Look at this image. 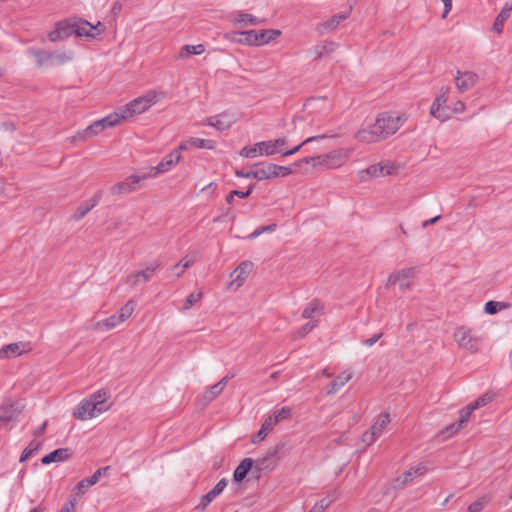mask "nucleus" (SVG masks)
I'll return each mask as SVG.
<instances>
[{
    "label": "nucleus",
    "mask_w": 512,
    "mask_h": 512,
    "mask_svg": "<svg viewBox=\"0 0 512 512\" xmlns=\"http://www.w3.org/2000/svg\"><path fill=\"white\" fill-rule=\"evenodd\" d=\"M325 508V505L320 502V503H316L311 509L309 512H322Z\"/></svg>",
    "instance_id": "obj_63"
},
{
    "label": "nucleus",
    "mask_w": 512,
    "mask_h": 512,
    "mask_svg": "<svg viewBox=\"0 0 512 512\" xmlns=\"http://www.w3.org/2000/svg\"><path fill=\"white\" fill-rule=\"evenodd\" d=\"M237 119L233 112L225 110L218 114L212 115L205 120V125L215 129L216 131L223 132L230 129Z\"/></svg>",
    "instance_id": "obj_16"
},
{
    "label": "nucleus",
    "mask_w": 512,
    "mask_h": 512,
    "mask_svg": "<svg viewBox=\"0 0 512 512\" xmlns=\"http://www.w3.org/2000/svg\"><path fill=\"white\" fill-rule=\"evenodd\" d=\"M217 185L214 182L209 183L206 185L202 191H210L211 193H214L216 191Z\"/></svg>",
    "instance_id": "obj_64"
},
{
    "label": "nucleus",
    "mask_w": 512,
    "mask_h": 512,
    "mask_svg": "<svg viewBox=\"0 0 512 512\" xmlns=\"http://www.w3.org/2000/svg\"><path fill=\"white\" fill-rule=\"evenodd\" d=\"M205 52V46L202 43L183 45L178 51L180 60H188L191 56L201 55Z\"/></svg>",
    "instance_id": "obj_28"
},
{
    "label": "nucleus",
    "mask_w": 512,
    "mask_h": 512,
    "mask_svg": "<svg viewBox=\"0 0 512 512\" xmlns=\"http://www.w3.org/2000/svg\"><path fill=\"white\" fill-rule=\"evenodd\" d=\"M134 313V303L132 301H128L120 309L115 313V316L119 320L121 324L126 322Z\"/></svg>",
    "instance_id": "obj_39"
},
{
    "label": "nucleus",
    "mask_w": 512,
    "mask_h": 512,
    "mask_svg": "<svg viewBox=\"0 0 512 512\" xmlns=\"http://www.w3.org/2000/svg\"><path fill=\"white\" fill-rule=\"evenodd\" d=\"M443 4L442 18L445 19L448 14L452 11L453 0H439Z\"/></svg>",
    "instance_id": "obj_59"
},
{
    "label": "nucleus",
    "mask_w": 512,
    "mask_h": 512,
    "mask_svg": "<svg viewBox=\"0 0 512 512\" xmlns=\"http://www.w3.org/2000/svg\"><path fill=\"white\" fill-rule=\"evenodd\" d=\"M76 510V498L70 497V499L63 504L59 512H75Z\"/></svg>",
    "instance_id": "obj_58"
},
{
    "label": "nucleus",
    "mask_w": 512,
    "mask_h": 512,
    "mask_svg": "<svg viewBox=\"0 0 512 512\" xmlns=\"http://www.w3.org/2000/svg\"><path fill=\"white\" fill-rule=\"evenodd\" d=\"M472 413H473V410H470L469 406L467 405L465 409L460 411V418L457 423L461 424V427L463 428L465 423L469 420Z\"/></svg>",
    "instance_id": "obj_57"
},
{
    "label": "nucleus",
    "mask_w": 512,
    "mask_h": 512,
    "mask_svg": "<svg viewBox=\"0 0 512 512\" xmlns=\"http://www.w3.org/2000/svg\"><path fill=\"white\" fill-rule=\"evenodd\" d=\"M451 117L454 114H462L466 111V105L462 100H456L450 105Z\"/></svg>",
    "instance_id": "obj_54"
},
{
    "label": "nucleus",
    "mask_w": 512,
    "mask_h": 512,
    "mask_svg": "<svg viewBox=\"0 0 512 512\" xmlns=\"http://www.w3.org/2000/svg\"><path fill=\"white\" fill-rule=\"evenodd\" d=\"M390 421V414L388 412H382L376 417L370 429L380 437L388 427Z\"/></svg>",
    "instance_id": "obj_30"
},
{
    "label": "nucleus",
    "mask_w": 512,
    "mask_h": 512,
    "mask_svg": "<svg viewBox=\"0 0 512 512\" xmlns=\"http://www.w3.org/2000/svg\"><path fill=\"white\" fill-rule=\"evenodd\" d=\"M510 305L506 302L490 300L484 305V313L487 315H495L501 311L509 309Z\"/></svg>",
    "instance_id": "obj_37"
},
{
    "label": "nucleus",
    "mask_w": 512,
    "mask_h": 512,
    "mask_svg": "<svg viewBox=\"0 0 512 512\" xmlns=\"http://www.w3.org/2000/svg\"><path fill=\"white\" fill-rule=\"evenodd\" d=\"M304 164L310 166L313 170L323 169L322 155L307 156L295 162L297 167H302Z\"/></svg>",
    "instance_id": "obj_35"
},
{
    "label": "nucleus",
    "mask_w": 512,
    "mask_h": 512,
    "mask_svg": "<svg viewBox=\"0 0 512 512\" xmlns=\"http://www.w3.org/2000/svg\"><path fill=\"white\" fill-rule=\"evenodd\" d=\"M32 351V345L27 341H17L3 345L0 348V361H10Z\"/></svg>",
    "instance_id": "obj_14"
},
{
    "label": "nucleus",
    "mask_w": 512,
    "mask_h": 512,
    "mask_svg": "<svg viewBox=\"0 0 512 512\" xmlns=\"http://www.w3.org/2000/svg\"><path fill=\"white\" fill-rule=\"evenodd\" d=\"M379 337H380L379 335H374L371 338L365 340L364 344L366 346L370 347V346L374 345L378 341Z\"/></svg>",
    "instance_id": "obj_62"
},
{
    "label": "nucleus",
    "mask_w": 512,
    "mask_h": 512,
    "mask_svg": "<svg viewBox=\"0 0 512 512\" xmlns=\"http://www.w3.org/2000/svg\"><path fill=\"white\" fill-rule=\"evenodd\" d=\"M194 263V257L192 255H186L180 259V261L173 266V272L176 276H181L186 269L191 267Z\"/></svg>",
    "instance_id": "obj_40"
},
{
    "label": "nucleus",
    "mask_w": 512,
    "mask_h": 512,
    "mask_svg": "<svg viewBox=\"0 0 512 512\" xmlns=\"http://www.w3.org/2000/svg\"><path fill=\"white\" fill-rule=\"evenodd\" d=\"M353 378V371L345 369L338 373L328 386L327 394L334 395L340 391Z\"/></svg>",
    "instance_id": "obj_22"
},
{
    "label": "nucleus",
    "mask_w": 512,
    "mask_h": 512,
    "mask_svg": "<svg viewBox=\"0 0 512 512\" xmlns=\"http://www.w3.org/2000/svg\"><path fill=\"white\" fill-rule=\"evenodd\" d=\"M346 18H347V14L334 15L330 19H328L322 23H319L316 26V31L320 34H326V33L332 32Z\"/></svg>",
    "instance_id": "obj_27"
},
{
    "label": "nucleus",
    "mask_w": 512,
    "mask_h": 512,
    "mask_svg": "<svg viewBox=\"0 0 512 512\" xmlns=\"http://www.w3.org/2000/svg\"><path fill=\"white\" fill-rule=\"evenodd\" d=\"M352 152V148H337L322 153L323 169L331 171L344 168L347 165Z\"/></svg>",
    "instance_id": "obj_10"
},
{
    "label": "nucleus",
    "mask_w": 512,
    "mask_h": 512,
    "mask_svg": "<svg viewBox=\"0 0 512 512\" xmlns=\"http://www.w3.org/2000/svg\"><path fill=\"white\" fill-rule=\"evenodd\" d=\"M191 147L214 151L217 147V142L213 139H206L200 137H191L188 140Z\"/></svg>",
    "instance_id": "obj_32"
},
{
    "label": "nucleus",
    "mask_w": 512,
    "mask_h": 512,
    "mask_svg": "<svg viewBox=\"0 0 512 512\" xmlns=\"http://www.w3.org/2000/svg\"><path fill=\"white\" fill-rule=\"evenodd\" d=\"M483 509V503L480 501H475L471 503L468 507L469 512H480Z\"/></svg>",
    "instance_id": "obj_61"
},
{
    "label": "nucleus",
    "mask_w": 512,
    "mask_h": 512,
    "mask_svg": "<svg viewBox=\"0 0 512 512\" xmlns=\"http://www.w3.org/2000/svg\"><path fill=\"white\" fill-rule=\"evenodd\" d=\"M232 22L236 26L248 27L259 25L262 21L253 14L240 11L234 14Z\"/></svg>",
    "instance_id": "obj_26"
},
{
    "label": "nucleus",
    "mask_w": 512,
    "mask_h": 512,
    "mask_svg": "<svg viewBox=\"0 0 512 512\" xmlns=\"http://www.w3.org/2000/svg\"><path fill=\"white\" fill-rule=\"evenodd\" d=\"M253 466V460L250 458H245L241 463L236 467L233 473V479L236 482H241L248 472L251 470Z\"/></svg>",
    "instance_id": "obj_33"
},
{
    "label": "nucleus",
    "mask_w": 512,
    "mask_h": 512,
    "mask_svg": "<svg viewBox=\"0 0 512 512\" xmlns=\"http://www.w3.org/2000/svg\"><path fill=\"white\" fill-rule=\"evenodd\" d=\"M90 487L91 486L89 485V483L85 479H82L75 485L74 496H71V497L75 498L77 496H81V495L85 494Z\"/></svg>",
    "instance_id": "obj_52"
},
{
    "label": "nucleus",
    "mask_w": 512,
    "mask_h": 512,
    "mask_svg": "<svg viewBox=\"0 0 512 512\" xmlns=\"http://www.w3.org/2000/svg\"><path fill=\"white\" fill-rule=\"evenodd\" d=\"M252 192V187H250L247 191H238V190H232L226 197V201L229 205L233 204L234 196H237V198H246L248 197Z\"/></svg>",
    "instance_id": "obj_50"
},
{
    "label": "nucleus",
    "mask_w": 512,
    "mask_h": 512,
    "mask_svg": "<svg viewBox=\"0 0 512 512\" xmlns=\"http://www.w3.org/2000/svg\"><path fill=\"white\" fill-rule=\"evenodd\" d=\"M317 49L319 56H324L335 50V44L332 42H324L321 45H319Z\"/></svg>",
    "instance_id": "obj_55"
},
{
    "label": "nucleus",
    "mask_w": 512,
    "mask_h": 512,
    "mask_svg": "<svg viewBox=\"0 0 512 512\" xmlns=\"http://www.w3.org/2000/svg\"><path fill=\"white\" fill-rule=\"evenodd\" d=\"M127 120L128 119L121 107L120 109L112 111L111 113L107 114L105 117L94 121L87 127L86 131L90 136H96L104 130L111 129L121 125Z\"/></svg>",
    "instance_id": "obj_8"
},
{
    "label": "nucleus",
    "mask_w": 512,
    "mask_h": 512,
    "mask_svg": "<svg viewBox=\"0 0 512 512\" xmlns=\"http://www.w3.org/2000/svg\"><path fill=\"white\" fill-rule=\"evenodd\" d=\"M30 53L35 57L39 66L45 65L53 59V54L44 50H31Z\"/></svg>",
    "instance_id": "obj_45"
},
{
    "label": "nucleus",
    "mask_w": 512,
    "mask_h": 512,
    "mask_svg": "<svg viewBox=\"0 0 512 512\" xmlns=\"http://www.w3.org/2000/svg\"><path fill=\"white\" fill-rule=\"evenodd\" d=\"M454 82L457 90L464 93L473 88L479 82V75L472 70H457Z\"/></svg>",
    "instance_id": "obj_18"
},
{
    "label": "nucleus",
    "mask_w": 512,
    "mask_h": 512,
    "mask_svg": "<svg viewBox=\"0 0 512 512\" xmlns=\"http://www.w3.org/2000/svg\"><path fill=\"white\" fill-rule=\"evenodd\" d=\"M52 54V60H55L58 64H65L73 59V52L70 50H59Z\"/></svg>",
    "instance_id": "obj_47"
},
{
    "label": "nucleus",
    "mask_w": 512,
    "mask_h": 512,
    "mask_svg": "<svg viewBox=\"0 0 512 512\" xmlns=\"http://www.w3.org/2000/svg\"><path fill=\"white\" fill-rule=\"evenodd\" d=\"M239 155L246 159H255L271 157L275 155V151L271 139H268L244 146L240 150Z\"/></svg>",
    "instance_id": "obj_13"
},
{
    "label": "nucleus",
    "mask_w": 512,
    "mask_h": 512,
    "mask_svg": "<svg viewBox=\"0 0 512 512\" xmlns=\"http://www.w3.org/2000/svg\"><path fill=\"white\" fill-rule=\"evenodd\" d=\"M275 154H281L282 152H285V147L288 145L289 139L287 136H279L277 138L271 139Z\"/></svg>",
    "instance_id": "obj_48"
},
{
    "label": "nucleus",
    "mask_w": 512,
    "mask_h": 512,
    "mask_svg": "<svg viewBox=\"0 0 512 512\" xmlns=\"http://www.w3.org/2000/svg\"><path fill=\"white\" fill-rule=\"evenodd\" d=\"M512 12V3H506L501 8L499 14L496 16L491 31L496 35H501L506 21L509 19Z\"/></svg>",
    "instance_id": "obj_23"
},
{
    "label": "nucleus",
    "mask_w": 512,
    "mask_h": 512,
    "mask_svg": "<svg viewBox=\"0 0 512 512\" xmlns=\"http://www.w3.org/2000/svg\"><path fill=\"white\" fill-rule=\"evenodd\" d=\"M494 399V394L492 392H487L483 394L481 397L476 399L475 401L468 404L470 410H476L478 408L484 407Z\"/></svg>",
    "instance_id": "obj_43"
},
{
    "label": "nucleus",
    "mask_w": 512,
    "mask_h": 512,
    "mask_svg": "<svg viewBox=\"0 0 512 512\" xmlns=\"http://www.w3.org/2000/svg\"><path fill=\"white\" fill-rule=\"evenodd\" d=\"M182 156L179 151H172L164 159H162L156 166L150 167L146 176L132 175L126 182L119 184L117 187L120 191H128L133 189L130 184L137 185L147 177H157L159 174L167 173L174 168L181 160Z\"/></svg>",
    "instance_id": "obj_4"
},
{
    "label": "nucleus",
    "mask_w": 512,
    "mask_h": 512,
    "mask_svg": "<svg viewBox=\"0 0 512 512\" xmlns=\"http://www.w3.org/2000/svg\"><path fill=\"white\" fill-rule=\"evenodd\" d=\"M461 429V424L454 422L441 429L438 435L443 439H448L456 435Z\"/></svg>",
    "instance_id": "obj_44"
},
{
    "label": "nucleus",
    "mask_w": 512,
    "mask_h": 512,
    "mask_svg": "<svg viewBox=\"0 0 512 512\" xmlns=\"http://www.w3.org/2000/svg\"><path fill=\"white\" fill-rule=\"evenodd\" d=\"M47 427V421H44L42 424H40L38 427L34 428L32 431V435L34 437H40L43 435Z\"/></svg>",
    "instance_id": "obj_60"
},
{
    "label": "nucleus",
    "mask_w": 512,
    "mask_h": 512,
    "mask_svg": "<svg viewBox=\"0 0 512 512\" xmlns=\"http://www.w3.org/2000/svg\"><path fill=\"white\" fill-rule=\"evenodd\" d=\"M75 27L76 37L86 42H97L102 40L106 31V26L101 21L91 24L85 19H77Z\"/></svg>",
    "instance_id": "obj_9"
},
{
    "label": "nucleus",
    "mask_w": 512,
    "mask_h": 512,
    "mask_svg": "<svg viewBox=\"0 0 512 512\" xmlns=\"http://www.w3.org/2000/svg\"><path fill=\"white\" fill-rule=\"evenodd\" d=\"M293 410L290 406H282L276 408L271 414H269L263 422L273 430L276 425H278L282 421H287L292 419Z\"/></svg>",
    "instance_id": "obj_20"
},
{
    "label": "nucleus",
    "mask_w": 512,
    "mask_h": 512,
    "mask_svg": "<svg viewBox=\"0 0 512 512\" xmlns=\"http://www.w3.org/2000/svg\"><path fill=\"white\" fill-rule=\"evenodd\" d=\"M251 175L253 176L254 179L258 181L272 179L270 164H267L265 167L253 170V173Z\"/></svg>",
    "instance_id": "obj_46"
},
{
    "label": "nucleus",
    "mask_w": 512,
    "mask_h": 512,
    "mask_svg": "<svg viewBox=\"0 0 512 512\" xmlns=\"http://www.w3.org/2000/svg\"><path fill=\"white\" fill-rule=\"evenodd\" d=\"M164 99V92L157 88L148 89L122 106L128 120L149 112Z\"/></svg>",
    "instance_id": "obj_2"
},
{
    "label": "nucleus",
    "mask_w": 512,
    "mask_h": 512,
    "mask_svg": "<svg viewBox=\"0 0 512 512\" xmlns=\"http://www.w3.org/2000/svg\"><path fill=\"white\" fill-rule=\"evenodd\" d=\"M271 431L272 430L264 422H262L261 428L259 429L257 434L252 438L251 442L253 444H258V443L264 441L266 439L267 435L269 434V432H271Z\"/></svg>",
    "instance_id": "obj_49"
},
{
    "label": "nucleus",
    "mask_w": 512,
    "mask_h": 512,
    "mask_svg": "<svg viewBox=\"0 0 512 512\" xmlns=\"http://www.w3.org/2000/svg\"><path fill=\"white\" fill-rule=\"evenodd\" d=\"M253 269V263L250 261L241 262L230 274V281L227 284L229 290H238L248 279Z\"/></svg>",
    "instance_id": "obj_15"
},
{
    "label": "nucleus",
    "mask_w": 512,
    "mask_h": 512,
    "mask_svg": "<svg viewBox=\"0 0 512 512\" xmlns=\"http://www.w3.org/2000/svg\"><path fill=\"white\" fill-rule=\"evenodd\" d=\"M272 173V179L284 178L293 174V170L289 166H281L274 163H269Z\"/></svg>",
    "instance_id": "obj_42"
},
{
    "label": "nucleus",
    "mask_w": 512,
    "mask_h": 512,
    "mask_svg": "<svg viewBox=\"0 0 512 512\" xmlns=\"http://www.w3.org/2000/svg\"><path fill=\"white\" fill-rule=\"evenodd\" d=\"M121 325L115 314L110 315L94 323L93 327L98 332H107Z\"/></svg>",
    "instance_id": "obj_29"
},
{
    "label": "nucleus",
    "mask_w": 512,
    "mask_h": 512,
    "mask_svg": "<svg viewBox=\"0 0 512 512\" xmlns=\"http://www.w3.org/2000/svg\"><path fill=\"white\" fill-rule=\"evenodd\" d=\"M227 486V481L225 479H221L212 490L208 493L204 494L196 505V510L204 511L208 505L218 496L220 495Z\"/></svg>",
    "instance_id": "obj_21"
},
{
    "label": "nucleus",
    "mask_w": 512,
    "mask_h": 512,
    "mask_svg": "<svg viewBox=\"0 0 512 512\" xmlns=\"http://www.w3.org/2000/svg\"><path fill=\"white\" fill-rule=\"evenodd\" d=\"M449 93L448 88H442L430 106V115L441 122L451 119V110L448 104Z\"/></svg>",
    "instance_id": "obj_11"
},
{
    "label": "nucleus",
    "mask_w": 512,
    "mask_h": 512,
    "mask_svg": "<svg viewBox=\"0 0 512 512\" xmlns=\"http://www.w3.org/2000/svg\"><path fill=\"white\" fill-rule=\"evenodd\" d=\"M107 469L108 468L97 469L89 478H86L85 480L89 483L90 486H93L99 481L103 472L106 471Z\"/></svg>",
    "instance_id": "obj_56"
},
{
    "label": "nucleus",
    "mask_w": 512,
    "mask_h": 512,
    "mask_svg": "<svg viewBox=\"0 0 512 512\" xmlns=\"http://www.w3.org/2000/svg\"><path fill=\"white\" fill-rule=\"evenodd\" d=\"M326 138H327V136L324 134L308 137V138L304 139L303 141H301L299 144L292 147L291 149H288L285 152H282V156H284V157L292 156V155L296 154L302 147L306 146L307 144L316 142V141H321Z\"/></svg>",
    "instance_id": "obj_36"
},
{
    "label": "nucleus",
    "mask_w": 512,
    "mask_h": 512,
    "mask_svg": "<svg viewBox=\"0 0 512 512\" xmlns=\"http://www.w3.org/2000/svg\"><path fill=\"white\" fill-rule=\"evenodd\" d=\"M282 32L279 29L243 30L232 32L234 41L244 46L258 47L265 46L276 41Z\"/></svg>",
    "instance_id": "obj_3"
},
{
    "label": "nucleus",
    "mask_w": 512,
    "mask_h": 512,
    "mask_svg": "<svg viewBox=\"0 0 512 512\" xmlns=\"http://www.w3.org/2000/svg\"><path fill=\"white\" fill-rule=\"evenodd\" d=\"M452 339L456 346L469 354H476L480 351L483 337L474 332L468 325L461 324L454 328Z\"/></svg>",
    "instance_id": "obj_5"
},
{
    "label": "nucleus",
    "mask_w": 512,
    "mask_h": 512,
    "mask_svg": "<svg viewBox=\"0 0 512 512\" xmlns=\"http://www.w3.org/2000/svg\"><path fill=\"white\" fill-rule=\"evenodd\" d=\"M71 456L72 453L68 448H59L43 456L41 459V463L43 465L61 463L69 460Z\"/></svg>",
    "instance_id": "obj_24"
},
{
    "label": "nucleus",
    "mask_w": 512,
    "mask_h": 512,
    "mask_svg": "<svg viewBox=\"0 0 512 512\" xmlns=\"http://www.w3.org/2000/svg\"><path fill=\"white\" fill-rule=\"evenodd\" d=\"M76 20L62 21L55 25V27L48 33V39L51 42H58L67 39L71 36H76Z\"/></svg>",
    "instance_id": "obj_19"
},
{
    "label": "nucleus",
    "mask_w": 512,
    "mask_h": 512,
    "mask_svg": "<svg viewBox=\"0 0 512 512\" xmlns=\"http://www.w3.org/2000/svg\"><path fill=\"white\" fill-rule=\"evenodd\" d=\"M109 409V393L104 389H100L82 400L72 415L78 420L87 421L100 416Z\"/></svg>",
    "instance_id": "obj_1"
},
{
    "label": "nucleus",
    "mask_w": 512,
    "mask_h": 512,
    "mask_svg": "<svg viewBox=\"0 0 512 512\" xmlns=\"http://www.w3.org/2000/svg\"><path fill=\"white\" fill-rule=\"evenodd\" d=\"M354 138L362 144H374L383 140L375 120L374 122L363 124L355 132Z\"/></svg>",
    "instance_id": "obj_17"
},
{
    "label": "nucleus",
    "mask_w": 512,
    "mask_h": 512,
    "mask_svg": "<svg viewBox=\"0 0 512 512\" xmlns=\"http://www.w3.org/2000/svg\"><path fill=\"white\" fill-rule=\"evenodd\" d=\"M413 268H402L390 273L385 282L387 288L398 287L400 291L406 292L412 288Z\"/></svg>",
    "instance_id": "obj_12"
},
{
    "label": "nucleus",
    "mask_w": 512,
    "mask_h": 512,
    "mask_svg": "<svg viewBox=\"0 0 512 512\" xmlns=\"http://www.w3.org/2000/svg\"><path fill=\"white\" fill-rule=\"evenodd\" d=\"M42 446L43 443L40 440L35 439L31 441L22 451L21 456L19 458V462L24 463L25 461H27L31 456L40 451Z\"/></svg>",
    "instance_id": "obj_34"
},
{
    "label": "nucleus",
    "mask_w": 512,
    "mask_h": 512,
    "mask_svg": "<svg viewBox=\"0 0 512 512\" xmlns=\"http://www.w3.org/2000/svg\"><path fill=\"white\" fill-rule=\"evenodd\" d=\"M319 324L318 320L308 321L302 326L295 329L292 333V338L294 340L304 339L308 334H310Z\"/></svg>",
    "instance_id": "obj_31"
},
{
    "label": "nucleus",
    "mask_w": 512,
    "mask_h": 512,
    "mask_svg": "<svg viewBox=\"0 0 512 512\" xmlns=\"http://www.w3.org/2000/svg\"><path fill=\"white\" fill-rule=\"evenodd\" d=\"M421 474H422V472H421L420 468H412V469L406 471L401 476L402 484H405V483L411 481L412 479H414L415 477H417Z\"/></svg>",
    "instance_id": "obj_53"
},
{
    "label": "nucleus",
    "mask_w": 512,
    "mask_h": 512,
    "mask_svg": "<svg viewBox=\"0 0 512 512\" xmlns=\"http://www.w3.org/2000/svg\"><path fill=\"white\" fill-rule=\"evenodd\" d=\"M323 311V304L318 300H312L304 306L301 316L308 321L318 320V317L322 315Z\"/></svg>",
    "instance_id": "obj_25"
},
{
    "label": "nucleus",
    "mask_w": 512,
    "mask_h": 512,
    "mask_svg": "<svg viewBox=\"0 0 512 512\" xmlns=\"http://www.w3.org/2000/svg\"><path fill=\"white\" fill-rule=\"evenodd\" d=\"M378 435H376L371 429L365 431L361 436V442L365 447L371 446L377 439Z\"/></svg>",
    "instance_id": "obj_51"
},
{
    "label": "nucleus",
    "mask_w": 512,
    "mask_h": 512,
    "mask_svg": "<svg viewBox=\"0 0 512 512\" xmlns=\"http://www.w3.org/2000/svg\"><path fill=\"white\" fill-rule=\"evenodd\" d=\"M227 380L226 378L221 379L219 382L212 385L205 393V398L208 400H213L218 395L222 393L226 386Z\"/></svg>",
    "instance_id": "obj_41"
},
{
    "label": "nucleus",
    "mask_w": 512,
    "mask_h": 512,
    "mask_svg": "<svg viewBox=\"0 0 512 512\" xmlns=\"http://www.w3.org/2000/svg\"><path fill=\"white\" fill-rule=\"evenodd\" d=\"M406 120L405 114L393 111L381 112L375 118L383 139L395 134Z\"/></svg>",
    "instance_id": "obj_6"
},
{
    "label": "nucleus",
    "mask_w": 512,
    "mask_h": 512,
    "mask_svg": "<svg viewBox=\"0 0 512 512\" xmlns=\"http://www.w3.org/2000/svg\"><path fill=\"white\" fill-rule=\"evenodd\" d=\"M399 166L391 161H382L372 164L357 172V179L361 183H366L377 178H384L394 175L398 172Z\"/></svg>",
    "instance_id": "obj_7"
},
{
    "label": "nucleus",
    "mask_w": 512,
    "mask_h": 512,
    "mask_svg": "<svg viewBox=\"0 0 512 512\" xmlns=\"http://www.w3.org/2000/svg\"><path fill=\"white\" fill-rule=\"evenodd\" d=\"M203 295L204 293L201 289H196L192 291L183 301V310H190L195 304L199 303L202 300Z\"/></svg>",
    "instance_id": "obj_38"
}]
</instances>
